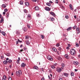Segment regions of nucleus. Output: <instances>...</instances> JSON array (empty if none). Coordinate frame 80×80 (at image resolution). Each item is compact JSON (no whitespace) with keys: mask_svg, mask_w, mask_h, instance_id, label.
<instances>
[{"mask_svg":"<svg viewBox=\"0 0 80 80\" xmlns=\"http://www.w3.org/2000/svg\"><path fill=\"white\" fill-rule=\"evenodd\" d=\"M5 55H7V56H8L9 57H10V56H11L10 54V53H8L5 54Z\"/></svg>","mask_w":80,"mask_h":80,"instance_id":"19","label":"nucleus"},{"mask_svg":"<svg viewBox=\"0 0 80 80\" xmlns=\"http://www.w3.org/2000/svg\"><path fill=\"white\" fill-rule=\"evenodd\" d=\"M28 18H30V15H28Z\"/></svg>","mask_w":80,"mask_h":80,"instance_id":"53","label":"nucleus"},{"mask_svg":"<svg viewBox=\"0 0 80 80\" xmlns=\"http://www.w3.org/2000/svg\"><path fill=\"white\" fill-rule=\"evenodd\" d=\"M8 17H9V14H8V13H7L6 17H7V18H8Z\"/></svg>","mask_w":80,"mask_h":80,"instance_id":"35","label":"nucleus"},{"mask_svg":"<svg viewBox=\"0 0 80 80\" xmlns=\"http://www.w3.org/2000/svg\"><path fill=\"white\" fill-rule=\"evenodd\" d=\"M24 50H25V51H26V50H27V48H24Z\"/></svg>","mask_w":80,"mask_h":80,"instance_id":"50","label":"nucleus"},{"mask_svg":"<svg viewBox=\"0 0 80 80\" xmlns=\"http://www.w3.org/2000/svg\"><path fill=\"white\" fill-rule=\"evenodd\" d=\"M63 70V68L61 67V68H57V72H59V73H60V72H61V71H62Z\"/></svg>","mask_w":80,"mask_h":80,"instance_id":"3","label":"nucleus"},{"mask_svg":"<svg viewBox=\"0 0 80 80\" xmlns=\"http://www.w3.org/2000/svg\"><path fill=\"white\" fill-rule=\"evenodd\" d=\"M49 3H53V2H52V1H49Z\"/></svg>","mask_w":80,"mask_h":80,"instance_id":"46","label":"nucleus"},{"mask_svg":"<svg viewBox=\"0 0 80 80\" xmlns=\"http://www.w3.org/2000/svg\"><path fill=\"white\" fill-rule=\"evenodd\" d=\"M24 12L25 13H27V10H26L25 9L24 10Z\"/></svg>","mask_w":80,"mask_h":80,"instance_id":"49","label":"nucleus"},{"mask_svg":"<svg viewBox=\"0 0 80 80\" xmlns=\"http://www.w3.org/2000/svg\"><path fill=\"white\" fill-rule=\"evenodd\" d=\"M41 80H45L44 79V78H42V79H41Z\"/></svg>","mask_w":80,"mask_h":80,"instance_id":"64","label":"nucleus"},{"mask_svg":"<svg viewBox=\"0 0 80 80\" xmlns=\"http://www.w3.org/2000/svg\"><path fill=\"white\" fill-rule=\"evenodd\" d=\"M66 18H67V19H68L69 18L68 17V15H67L65 16Z\"/></svg>","mask_w":80,"mask_h":80,"instance_id":"37","label":"nucleus"},{"mask_svg":"<svg viewBox=\"0 0 80 80\" xmlns=\"http://www.w3.org/2000/svg\"><path fill=\"white\" fill-rule=\"evenodd\" d=\"M27 26L28 28H30V25H29L28 24L27 25Z\"/></svg>","mask_w":80,"mask_h":80,"instance_id":"39","label":"nucleus"},{"mask_svg":"<svg viewBox=\"0 0 80 80\" xmlns=\"http://www.w3.org/2000/svg\"><path fill=\"white\" fill-rule=\"evenodd\" d=\"M6 61L7 60H9V58H7L6 59Z\"/></svg>","mask_w":80,"mask_h":80,"instance_id":"63","label":"nucleus"},{"mask_svg":"<svg viewBox=\"0 0 80 80\" xmlns=\"http://www.w3.org/2000/svg\"><path fill=\"white\" fill-rule=\"evenodd\" d=\"M41 38H42V39H43V38H44V36L43 35H41Z\"/></svg>","mask_w":80,"mask_h":80,"instance_id":"30","label":"nucleus"},{"mask_svg":"<svg viewBox=\"0 0 80 80\" xmlns=\"http://www.w3.org/2000/svg\"><path fill=\"white\" fill-rule=\"evenodd\" d=\"M51 21H54V20H55V19L53 18H51Z\"/></svg>","mask_w":80,"mask_h":80,"instance_id":"31","label":"nucleus"},{"mask_svg":"<svg viewBox=\"0 0 80 80\" xmlns=\"http://www.w3.org/2000/svg\"><path fill=\"white\" fill-rule=\"evenodd\" d=\"M76 45L77 47H78V46H79V44H78V43H77V44H76Z\"/></svg>","mask_w":80,"mask_h":80,"instance_id":"45","label":"nucleus"},{"mask_svg":"<svg viewBox=\"0 0 80 80\" xmlns=\"http://www.w3.org/2000/svg\"><path fill=\"white\" fill-rule=\"evenodd\" d=\"M77 28V26H74L73 27V28L74 29H75V28Z\"/></svg>","mask_w":80,"mask_h":80,"instance_id":"42","label":"nucleus"},{"mask_svg":"<svg viewBox=\"0 0 80 80\" xmlns=\"http://www.w3.org/2000/svg\"><path fill=\"white\" fill-rule=\"evenodd\" d=\"M3 63L5 65H7V63H8V61L7 60H5L3 62Z\"/></svg>","mask_w":80,"mask_h":80,"instance_id":"10","label":"nucleus"},{"mask_svg":"<svg viewBox=\"0 0 80 80\" xmlns=\"http://www.w3.org/2000/svg\"><path fill=\"white\" fill-rule=\"evenodd\" d=\"M74 70H75V72H77V71H78V70H77V69H75Z\"/></svg>","mask_w":80,"mask_h":80,"instance_id":"59","label":"nucleus"},{"mask_svg":"<svg viewBox=\"0 0 80 80\" xmlns=\"http://www.w3.org/2000/svg\"><path fill=\"white\" fill-rule=\"evenodd\" d=\"M50 13L53 17H55V13H54L53 12H51Z\"/></svg>","mask_w":80,"mask_h":80,"instance_id":"9","label":"nucleus"},{"mask_svg":"<svg viewBox=\"0 0 80 80\" xmlns=\"http://www.w3.org/2000/svg\"><path fill=\"white\" fill-rule=\"evenodd\" d=\"M2 33L4 36H5V33L4 32H2Z\"/></svg>","mask_w":80,"mask_h":80,"instance_id":"28","label":"nucleus"},{"mask_svg":"<svg viewBox=\"0 0 80 80\" xmlns=\"http://www.w3.org/2000/svg\"><path fill=\"white\" fill-rule=\"evenodd\" d=\"M71 53L72 55H74L75 54V50L74 49H71Z\"/></svg>","mask_w":80,"mask_h":80,"instance_id":"2","label":"nucleus"},{"mask_svg":"<svg viewBox=\"0 0 80 80\" xmlns=\"http://www.w3.org/2000/svg\"><path fill=\"white\" fill-rule=\"evenodd\" d=\"M35 9L36 10H39V8L38 6H36L35 8Z\"/></svg>","mask_w":80,"mask_h":80,"instance_id":"13","label":"nucleus"},{"mask_svg":"<svg viewBox=\"0 0 80 80\" xmlns=\"http://www.w3.org/2000/svg\"><path fill=\"white\" fill-rule=\"evenodd\" d=\"M74 75V74L73 72H71V76H73Z\"/></svg>","mask_w":80,"mask_h":80,"instance_id":"33","label":"nucleus"},{"mask_svg":"<svg viewBox=\"0 0 80 80\" xmlns=\"http://www.w3.org/2000/svg\"><path fill=\"white\" fill-rule=\"evenodd\" d=\"M23 49H21L20 50V52H23Z\"/></svg>","mask_w":80,"mask_h":80,"instance_id":"54","label":"nucleus"},{"mask_svg":"<svg viewBox=\"0 0 80 80\" xmlns=\"http://www.w3.org/2000/svg\"><path fill=\"white\" fill-rule=\"evenodd\" d=\"M21 67H25V63H22L21 66Z\"/></svg>","mask_w":80,"mask_h":80,"instance_id":"16","label":"nucleus"},{"mask_svg":"<svg viewBox=\"0 0 80 80\" xmlns=\"http://www.w3.org/2000/svg\"><path fill=\"white\" fill-rule=\"evenodd\" d=\"M59 80H63V79L62 78H60Z\"/></svg>","mask_w":80,"mask_h":80,"instance_id":"52","label":"nucleus"},{"mask_svg":"<svg viewBox=\"0 0 80 80\" xmlns=\"http://www.w3.org/2000/svg\"><path fill=\"white\" fill-rule=\"evenodd\" d=\"M37 17H40V15L39 14H37Z\"/></svg>","mask_w":80,"mask_h":80,"instance_id":"61","label":"nucleus"},{"mask_svg":"<svg viewBox=\"0 0 80 80\" xmlns=\"http://www.w3.org/2000/svg\"><path fill=\"white\" fill-rule=\"evenodd\" d=\"M7 7L6 5H5V4H3L2 5V7H3V8H5Z\"/></svg>","mask_w":80,"mask_h":80,"instance_id":"23","label":"nucleus"},{"mask_svg":"<svg viewBox=\"0 0 80 80\" xmlns=\"http://www.w3.org/2000/svg\"><path fill=\"white\" fill-rule=\"evenodd\" d=\"M33 69H36V70H38V67L35 66L33 67Z\"/></svg>","mask_w":80,"mask_h":80,"instance_id":"15","label":"nucleus"},{"mask_svg":"<svg viewBox=\"0 0 80 80\" xmlns=\"http://www.w3.org/2000/svg\"><path fill=\"white\" fill-rule=\"evenodd\" d=\"M23 2H22V1H20V4H21V5H23Z\"/></svg>","mask_w":80,"mask_h":80,"instance_id":"36","label":"nucleus"},{"mask_svg":"<svg viewBox=\"0 0 80 80\" xmlns=\"http://www.w3.org/2000/svg\"><path fill=\"white\" fill-rule=\"evenodd\" d=\"M16 74L18 77H20V75H22V72L21 70H19L18 71L16 72Z\"/></svg>","mask_w":80,"mask_h":80,"instance_id":"1","label":"nucleus"},{"mask_svg":"<svg viewBox=\"0 0 80 80\" xmlns=\"http://www.w3.org/2000/svg\"><path fill=\"white\" fill-rule=\"evenodd\" d=\"M71 29H72V27H69L67 29V30H70Z\"/></svg>","mask_w":80,"mask_h":80,"instance_id":"21","label":"nucleus"},{"mask_svg":"<svg viewBox=\"0 0 80 80\" xmlns=\"http://www.w3.org/2000/svg\"><path fill=\"white\" fill-rule=\"evenodd\" d=\"M73 64L75 65H78V62L77 61H74L73 62Z\"/></svg>","mask_w":80,"mask_h":80,"instance_id":"8","label":"nucleus"},{"mask_svg":"<svg viewBox=\"0 0 80 80\" xmlns=\"http://www.w3.org/2000/svg\"><path fill=\"white\" fill-rule=\"evenodd\" d=\"M56 3H58V0H56Z\"/></svg>","mask_w":80,"mask_h":80,"instance_id":"48","label":"nucleus"},{"mask_svg":"<svg viewBox=\"0 0 80 80\" xmlns=\"http://www.w3.org/2000/svg\"><path fill=\"white\" fill-rule=\"evenodd\" d=\"M46 5H47L48 6H49V7H50V6H51V4L48 2H47L46 3Z\"/></svg>","mask_w":80,"mask_h":80,"instance_id":"22","label":"nucleus"},{"mask_svg":"<svg viewBox=\"0 0 80 80\" xmlns=\"http://www.w3.org/2000/svg\"><path fill=\"white\" fill-rule=\"evenodd\" d=\"M16 45H18V41H16Z\"/></svg>","mask_w":80,"mask_h":80,"instance_id":"44","label":"nucleus"},{"mask_svg":"<svg viewBox=\"0 0 80 80\" xmlns=\"http://www.w3.org/2000/svg\"><path fill=\"white\" fill-rule=\"evenodd\" d=\"M12 62V60L11 59H9V61H8V63H11Z\"/></svg>","mask_w":80,"mask_h":80,"instance_id":"29","label":"nucleus"},{"mask_svg":"<svg viewBox=\"0 0 80 80\" xmlns=\"http://www.w3.org/2000/svg\"><path fill=\"white\" fill-rule=\"evenodd\" d=\"M56 47H59V44L58 43L56 45Z\"/></svg>","mask_w":80,"mask_h":80,"instance_id":"47","label":"nucleus"},{"mask_svg":"<svg viewBox=\"0 0 80 80\" xmlns=\"http://www.w3.org/2000/svg\"><path fill=\"white\" fill-rule=\"evenodd\" d=\"M8 79H9V80H12V79L10 77H9Z\"/></svg>","mask_w":80,"mask_h":80,"instance_id":"40","label":"nucleus"},{"mask_svg":"<svg viewBox=\"0 0 80 80\" xmlns=\"http://www.w3.org/2000/svg\"><path fill=\"white\" fill-rule=\"evenodd\" d=\"M26 43L27 45H29L30 44V42H29V41L28 40L26 41Z\"/></svg>","mask_w":80,"mask_h":80,"instance_id":"14","label":"nucleus"},{"mask_svg":"<svg viewBox=\"0 0 80 80\" xmlns=\"http://www.w3.org/2000/svg\"><path fill=\"white\" fill-rule=\"evenodd\" d=\"M74 18H77V16H76V15H74Z\"/></svg>","mask_w":80,"mask_h":80,"instance_id":"58","label":"nucleus"},{"mask_svg":"<svg viewBox=\"0 0 80 80\" xmlns=\"http://www.w3.org/2000/svg\"><path fill=\"white\" fill-rule=\"evenodd\" d=\"M19 62H20V61L19 60H17V63L18 64L19 63H20Z\"/></svg>","mask_w":80,"mask_h":80,"instance_id":"41","label":"nucleus"},{"mask_svg":"<svg viewBox=\"0 0 80 80\" xmlns=\"http://www.w3.org/2000/svg\"><path fill=\"white\" fill-rule=\"evenodd\" d=\"M65 58H67V59H68L69 58V56H68V54H65Z\"/></svg>","mask_w":80,"mask_h":80,"instance_id":"7","label":"nucleus"},{"mask_svg":"<svg viewBox=\"0 0 80 80\" xmlns=\"http://www.w3.org/2000/svg\"><path fill=\"white\" fill-rule=\"evenodd\" d=\"M49 73H52V70H49Z\"/></svg>","mask_w":80,"mask_h":80,"instance_id":"60","label":"nucleus"},{"mask_svg":"<svg viewBox=\"0 0 80 80\" xmlns=\"http://www.w3.org/2000/svg\"><path fill=\"white\" fill-rule=\"evenodd\" d=\"M32 2H37V0H32Z\"/></svg>","mask_w":80,"mask_h":80,"instance_id":"55","label":"nucleus"},{"mask_svg":"<svg viewBox=\"0 0 80 80\" xmlns=\"http://www.w3.org/2000/svg\"><path fill=\"white\" fill-rule=\"evenodd\" d=\"M45 10L47 11H48L49 12V11H50V10H51V9L49 8H46Z\"/></svg>","mask_w":80,"mask_h":80,"instance_id":"6","label":"nucleus"},{"mask_svg":"<svg viewBox=\"0 0 80 80\" xmlns=\"http://www.w3.org/2000/svg\"><path fill=\"white\" fill-rule=\"evenodd\" d=\"M61 66L62 67H65V64H64V63H62V64H61Z\"/></svg>","mask_w":80,"mask_h":80,"instance_id":"25","label":"nucleus"},{"mask_svg":"<svg viewBox=\"0 0 80 80\" xmlns=\"http://www.w3.org/2000/svg\"><path fill=\"white\" fill-rule=\"evenodd\" d=\"M8 11V10L7 9H4V12H7Z\"/></svg>","mask_w":80,"mask_h":80,"instance_id":"38","label":"nucleus"},{"mask_svg":"<svg viewBox=\"0 0 80 80\" xmlns=\"http://www.w3.org/2000/svg\"><path fill=\"white\" fill-rule=\"evenodd\" d=\"M52 50L55 52H57V49L55 48H52Z\"/></svg>","mask_w":80,"mask_h":80,"instance_id":"18","label":"nucleus"},{"mask_svg":"<svg viewBox=\"0 0 80 80\" xmlns=\"http://www.w3.org/2000/svg\"><path fill=\"white\" fill-rule=\"evenodd\" d=\"M18 42H19V43H22V41L20 40H19L18 39Z\"/></svg>","mask_w":80,"mask_h":80,"instance_id":"32","label":"nucleus"},{"mask_svg":"<svg viewBox=\"0 0 80 80\" xmlns=\"http://www.w3.org/2000/svg\"><path fill=\"white\" fill-rule=\"evenodd\" d=\"M63 74H64V76L66 77H68V75H69V74H68V73H65V72H63Z\"/></svg>","mask_w":80,"mask_h":80,"instance_id":"5","label":"nucleus"},{"mask_svg":"<svg viewBox=\"0 0 80 80\" xmlns=\"http://www.w3.org/2000/svg\"><path fill=\"white\" fill-rule=\"evenodd\" d=\"M25 3L26 6H27V7H28L29 5V3L28 2H25Z\"/></svg>","mask_w":80,"mask_h":80,"instance_id":"12","label":"nucleus"},{"mask_svg":"<svg viewBox=\"0 0 80 80\" xmlns=\"http://www.w3.org/2000/svg\"><path fill=\"white\" fill-rule=\"evenodd\" d=\"M23 47V45L22 44H21V45L20 46V47Z\"/></svg>","mask_w":80,"mask_h":80,"instance_id":"57","label":"nucleus"},{"mask_svg":"<svg viewBox=\"0 0 80 80\" xmlns=\"http://www.w3.org/2000/svg\"><path fill=\"white\" fill-rule=\"evenodd\" d=\"M58 60H60V61H62V58H61V57H59L58 58Z\"/></svg>","mask_w":80,"mask_h":80,"instance_id":"17","label":"nucleus"},{"mask_svg":"<svg viewBox=\"0 0 80 80\" xmlns=\"http://www.w3.org/2000/svg\"><path fill=\"white\" fill-rule=\"evenodd\" d=\"M69 7L72 10H73V8H72V4L69 5Z\"/></svg>","mask_w":80,"mask_h":80,"instance_id":"11","label":"nucleus"},{"mask_svg":"<svg viewBox=\"0 0 80 80\" xmlns=\"http://www.w3.org/2000/svg\"><path fill=\"white\" fill-rule=\"evenodd\" d=\"M5 13H6L5 12H3V15H5Z\"/></svg>","mask_w":80,"mask_h":80,"instance_id":"56","label":"nucleus"},{"mask_svg":"<svg viewBox=\"0 0 80 80\" xmlns=\"http://www.w3.org/2000/svg\"><path fill=\"white\" fill-rule=\"evenodd\" d=\"M25 39H28L29 40H30V39H29V36H25Z\"/></svg>","mask_w":80,"mask_h":80,"instance_id":"24","label":"nucleus"},{"mask_svg":"<svg viewBox=\"0 0 80 80\" xmlns=\"http://www.w3.org/2000/svg\"><path fill=\"white\" fill-rule=\"evenodd\" d=\"M78 28H76V30H79V29Z\"/></svg>","mask_w":80,"mask_h":80,"instance_id":"62","label":"nucleus"},{"mask_svg":"<svg viewBox=\"0 0 80 80\" xmlns=\"http://www.w3.org/2000/svg\"><path fill=\"white\" fill-rule=\"evenodd\" d=\"M47 58L49 60H50L51 61H52L53 60V58L50 56H48L47 57Z\"/></svg>","mask_w":80,"mask_h":80,"instance_id":"4","label":"nucleus"},{"mask_svg":"<svg viewBox=\"0 0 80 80\" xmlns=\"http://www.w3.org/2000/svg\"><path fill=\"white\" fill-rule=\"evenodd\" d=\"M51 67L52 68H55V67H54V66H51Z\"/></svg>","mask_w":80,"mask_h":80,"instance_id":"43","label":"nucleus"},{"mask_svg":"<svg viewBox=\"0 0 80 80\" xmlns=\"http://www.w3.org/2000/svg\"><path fill=\"white\" fill-rule=\"evenodd\" d=\"M76 33H79L80 32V30H77L76 31Z\"/></svg>","mask_w":80,"mask_h":80,"instance_id":"34","label":"nucleus"},{"mask_svg":"<svg viewBox=\"0 0 80 80\" xmlns=\"http://www.w3.org/2000/svg\"><path fill=\"white\" fill-rule=\"evenodd\" d=\"M1 60H3L4 59V56L2 55L1 56Z\"/></svg>","mask_w":80,"mask_h":80,"instance_id":"20","label":"nucleus"},{"mask_svg":"<svg viewBox=\"0 0 80 80\" xmlns=\"http://www.w3.org/2000/svg\"><path fill=\"white\" fill-rule=\"evenodd\" d=\"M1 21L2 22H3V21H4V20H3V17H2Z\"/></svg>","mask_w":80,"mask_h":80,"instance_id":"26","label":"nucleus"},{"mask_svg":"<svg viewBox=\"0 0 80 80\" xmlns=\"http://www.w3.org/2000/svg\"><path fill=\"white\" fill-rule=\"evenodd\" d=\"M16 33L17 35H18L20 34V32L18 31H17L16 32Z\"/></svg>","mask_w":80,"mask_h":80,"instance_id":"27","label":"nucleus"},{"mask_svg":"<svg viewBox=\"0 0 80 80\" xmlns=\"http://www.w3.org/2000/svg\"><path fill=\"white\" fill-rule=\"evenodd\" d=\"M58 49L59 50H61V48H60V47L58 48Z\"/></svg>","mask_w":80,"mask_h":80,"instance_id":"51","label":"nucleus"}]
</instances>
